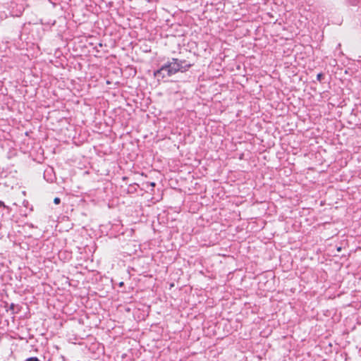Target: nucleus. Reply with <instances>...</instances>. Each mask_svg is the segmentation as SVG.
<instances>
[{
    "label": "nucleus",
    "mask_w": 361,
    "mask_h": 361,
    "mask_svg": "<svg viewBox=\"0 0 361 361\" xmlns=\"http://www.w3.org/2000/svg\"><path fill=\"white\" fill-rule=\"evenodd\" d=\"M178 71H183V68L178 63L177 60H174L169 66H164L161 68L159 72L165 75L166 73L168 75H171Z\"/></svg>",
    "instance_id": "obj_1"
},
{
    "label": "nucleus",
    "mask_w": 361,
    "mask_h": 361,
    "mask_svg": "<svg viewBox=\"0 0 361 361\" xmlns=\"http://www.w3.org/2000/svg\"><path fill=\"white\" fill-rule=\"evenodd\" d=\"M26 361H39L37 357H30L26 360Z\"/></svg>",
    "instance_id": "obj_2"
},
{
    "label": "nucleus",
    "mask_w": 361,
    "mask_h": 361,
    "mask_svg": "<svg viewBox=\"0 0 361 361\" xmlns=\"http://www.w3.org/2000/svg\"><path fill=\"white\" fill-rule=\"evenodd\" d=\"M54 202L55 204H59L60 202V199L59 197H55L54 200Z\"/></svg>",
    "instance_id": "obj_3"
},
{
    "label": "nucleus",
    "mask_w": 361,
    "mask_h": 361,
    "mask_svg": "<svg viewBox=\"0 0 361 361\" xmlns=\"http://www.w3.org/2000/svg\"><path fill=\"white\" fill-rule=\"evenodd\" d=\"M149 185L152 186V187H154L155 186V183L154 182H152L149 183Z\"/></svg>",
    "instance_id": "obj_4"
},
{
    "label": "nucleus",
    "mask_w": 361,
    "mask_h": 361,
    "mask_svg": "<svg viewBox=\"0 0 361 361\" xmlns=\"http://www.w3.org/2000/svg\"><path fill=\"white\" fill-rule=\"evenodd\" d=\"M2 205H4V203L0 201V206H2Z\"/></svg>",
    "instance_id": "obj_5"
}]
</instances>
